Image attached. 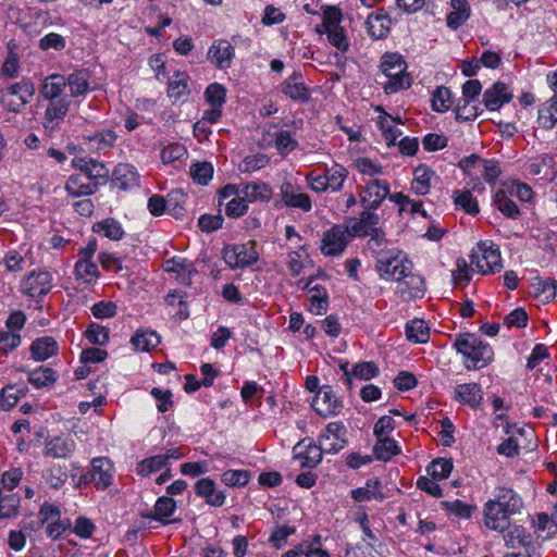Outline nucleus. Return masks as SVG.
I'll return each mask as SVG.
<instances>
[{"label":"nucleus","instance_id":"f257e3e1","mask_svg":"<svg viewBox=\"0 0 557 557\" xmlns=\"http://www.w3.org/2000/svg\"><path fill=\"white\" fill-rule=\"evenodd\" d=\"M455 347L466 357L465 364L468 369H481L493 359L491 346L474 334L460 335L455 342Z\"/></svg>","mask_w":557,"mask_h":557},{"label":"nucleus","instance_id":"f03ea898","mask_svg":"<svg viewBox=\"0 0 557 557\" xmlns=\"http://www.w3.org/2000/svg\"><path fill=\"white\" fill-rule=\"evenodd\" d=\"M412 262L397 248H389L388 252L375 260V270L380 278L400 282L412 271Z\"/></svg>","mask_w":557,"mask_h":557},{"label":"nucleus","instance_id":"7ed1b4c3","mask_svg":"<svg viewBox=\"0 0 557 557\" xmlns=\"http://www.w3.org/2000/svg\"><path fill=\"white\" fill-rule=\"evenodd\" d=\"M406 62L398 53H386L382 57L381 69L383 74L388 78L383 84L386 94H394L411 86V79L406 73Z\"/></svg>","mask_w":557,"mask_h":557},{"label":"nucleus","instance_id":"20e7f679","mask_svg":"<svg viewBox=\"0 0 557 557\" xmlns=\"http://www.w3.org/2000/svg\"><path fill=\"white\" fill-rule=\"evenodd\" d=\"M35 91L34 83L24 77L5 88L2 94V103L8 111L21 113L33 99Z\"/></svg>","mask_w":557,"mask_h":557},{"label":"nucleus","instance_id":"39448f33","mask_svg":"<svg viewBox=\"0 0 557 557\" xmlns=\"http://www.w3.org/2000/svg\"><path fill=\"white\" fill-rule=\"evenodd\" d=\"M470 259L471 265H475L481 274L499 272L503 268L498 246L492 242H480L478 250L471 251Z\"/></svg>","mask_w":557,"mask_h":557},{"label":"nucleus","instance_id":"423d86ee","mask_svg":"<svg viewBox=\"0 0 557 557\" xmlns=\"http://www.w3.org/2000/svg\"><path fill=\"white\" fill-rule=\"evenodd\" d=\"M224 261L232 268H246L258 261V253L250 243L226 245L223 248Z\"/></svg>","mask_w":557,"mask_h":557},{"label":"nucleus","instance_id":"0eeeda50","mask_svg":"<svg viewBox=\"0 0 557 557\" xmlns=\"http://www.w3.org/2000/svg\"><path fill=\"white\" fill-rule=\"evenodd\" d=\"M346 433L342 422H331L319 436V445L325 454H337L347 445Z\"/></svg>","mask_w":557,"mask_h":557},{"label":"nucleus","instance_id":"6e6552de","mask_svg":"<svg viewBox=\"0 0 557 557\" xmlns=\"http://www.w3.org/2000/svg\"><path fill=\"white\" fill-rule=\"evenodd\" d=\"M349 237H352L344 225H334L323 235L321 251L325 256H339L344 252Z\"/></svg>","mask_w":557,"mask_h":557},{"label":"nucleus","instance_id":"1a4fd4ad","mask_svg":"<svg viewBox=\"0 0 557 557\" xmlns=\"http://www.w3.org/2000/svg\"><path fill=\"white\" fill-rule=\"evenodd\" d=\"M313 409L322 417L338 414L343 408L342 400L335 395L332 386L323 385L312 401Z\"/></svg>","mask_w":557,"mask_h":557},{"label":"nucleus","instance_id":"9d476101","mask_svg":"<svg viewBox=\"0 0 557 557\" xmlns=\"http://www.w3.org/2000/svg\"><path fill=\"white\" fill-rule=\"evenodd\" d=\"M70 98L47 100V107L42 116L45 129L50 132L58 129L70 110Z\"/></svg>","mask_w":557,"mask_h":557},{"label":"nucleus","instance_id":"9b49d317","mask_svg":"<svg viewBox=\"0 0 557 557\" xmlns=\"http://www.w3.org/2000/svg\"><path fill=\"white\" fill-rule=\"evenodd\" d=\"M389 184L386 181L372 180L366 184L360 202L366 209L375 210L388 196Z\"/></svg>","mask_w":557,"mask_h":557},{"label":"nucleus","instance_id":"f8f14e48","mask_svg":"<svg viewBox=\"0 0 557 557\" xmlns=\"http://www.w3.org/2000/svg\"><path fill=\"white\" fill-rule=\"evenodd\" d=\"M76 449L75 441L66 435L54 436L45 442L44 455L53 459H69Z\"/></svg>","mask_w":557,"mask_h":557},{"label":"nucleus","instance_id":"ddd939ff","mask_svg":"<svg viewBox=\"0 0 557 557\" xmlns=\"http://www.w3.org/2000/svg\"><path fill=\"white\" fill-rule=\"evenodd\" d=\"M235 55L232 44L225 39L215 40L208 51V60L218 69H228Z\"/></svg>","mask_w":557,"mask_h":557},{"label":"nucleus","instance_id":"4468645a","mask_svg":"<svg viewBox=\"0 0 557 557\" xmlns=\"http://www.w3.org/2000/svg\"><path fill=\"white\" fill-rule=\"evenodd\" d=\"M113 465L104 457L94 458L91 461L90 480L98 490H106L112 484Z\"/></svg>","mask_w":557,"mask_h":557},{"label":"nucleus","instance_id":"2eb2a0df","mask_svg":"<svg viewBox=\"0 0 557 557\" xmlns=\"http://www.w3.org/2000/svg\"><path fill=\"white\" fill-rule=\"evenodd\" d=\"M512 99V92L503 82H496L492 87L487 88L483 94V103L490 111L500 109L505 103Z\"/></svg>","mask_w":557,"mask_h":557},{"label":"nucleus","instance_id":"dca6fc26","mask_svg":"<svg viewBox=\"0 0 557 557\" xmlns=\"http://www.w3.org/2000/svg\"><path fill=\"white\" fill-rule=\"evenodd\" d=\"M51 289V275L47 271L32 272L23 282V290L29 297L46 295Z\"/></svg>","mask_w":557,"mask_h":557},{"label":"nucleus","instance_id":"f3484780","mask_svg":"<svg viewBox=\"0 0 557 557\" xmlns=\"http://www.w3.org/2000/svg\"><path fill=\"white\" fill-rule=\"evenodd\" d=\"M371 209H367L360 214V219H350L345 227L347 232L354 236H366L377 228L380 218L376 213L371 212Z\"/></svg>","mask_w":557,"mask_h":557},{"label":"nucleus","instance_id":"a211bd4d","mask_svg":"<svg viewBox=\"0 0 557 557\" xmlns=\"http://www.w3.org/2000/svg\"><path fill=\"white\" fill-rule=\"evenodd\" d=\"M503 509V512L510 516L516 515L523 507L521 497L511 488L500 486L496 488L495 498L490 499Z\"/></svg>","mask_w":557,"mask_h":557},{"label":"nucleus","instance_id":"6ab92c4d","mask_svg":"<svg viewBox=\"0 0 557 557\" xmlns=\"http://www.w3.org/2000/svg\"><path fill=\"white\" fill-rule=\"evenodd\" d=\"M281 197L287 207L298 208L306 212L310 211L312 208L310 197L301 193L299 187L288 182L281 185Z\"/></svg>","mask_w":557,"mask_h":557},{"label":"nucleus","instance_id":"aec40b11","mask_svg":"<svg viewBox=\"0 0 557 557\" xmlns=\"http://www.w3.org/2000/svg\"><path fill=\"white\" fill-rule=\"evenodd\" d=\"M483 160L484 159L478 154H471L462 158L458 163V166L463 171V173L470 177L468 185L479 193H483L485 189L479 176Z\"/></svg>","mask_w":557,"mask_h":557},{"label":"nucleus","instance_id":"412c9836","mask_svg":"<svg viewBox=\"0 0 557 557\" xmlns=\"http://www.w3.org/2000/svg\"><path fill=\"white\" fill-rule=\"evenodd\" d=\"M72 163L74 168L88 176L91 182L107 181L109 177V169L103 163L91 158H75Z\"/></svg>","mask_w":557,"mask_h":557},{"label":"nucleus","instance_id":"4be33fe9","mask_svg":"<svg viewBox=\"0 0 557 557\" xmlns=\"http://www.w3.org/2000/svg\"><path fill=\"white\" fill-rule=\"evenodd\" d=\"M282 92L295 101L306 102L310 98L309 88L302 81L299 72H294L287 79L282 83Z\"/></svg>","mask_w":557,"mask_h":557},{"label":"nucleus","instance_id":"5701e85b","mask_svg":"<svg viewBox=\"0 0 557 557\" xmlns=\"http://www.w3.org/2000/svg\"><path fill=\"white\" fill-rule=\"evenodd\" d=\"M65 90V77L60 74H51L44 79L40 87V96L46 101L51 99H66L69 96Z\"/></svg>","mask_w":557,"mask_h":557},{"label":"nucleus","instance_id":"b1692460","mask_svg":"<svg viewBox=\"0 0 557 557\" xmlns=\"http://www.w3.org/2000/svg\"><path fill=\"white\" fill-rule=\"evenodd\" d=\"M196 494L199 497L205 498L206 503L214 506L221 507L225 503V494L216 490V485L213 480L209 478L200 479L196 482L195 485Z\"/></svg>","mask_w":557,"mask_h":557},{"label":"nucleus","instance_id":"393cba45","mask_svg":"<svg viewBox=\"0 0 557 557\" xmlns=\"http://www.w3.org/2000/svg\"><path fill=\"white\" fill-rule=\"evenodd\" d=\"M100 183L89 181L88 176L84 173L73 174L69 177L65 184V190L69 195L74 197L87 196L96 193Z\"/></svg>","mask_w":557,"mask_h":557},{"label":"nucleus","instance_id":"a878e982","mask_svg":"<svg viewBox=\"0 0 557 557\" xmlns=\"http://www.w3.org/2000/svg\"><path fill=\"white\" fill-rule=\"evenodd\" d=\"M509 513L503 512L500 507L488 500L484 505V524L492 530L503 532L509 527Z\"/></svg>","mask_w":557,"mask_h":557},{"label":"nucleus","instance_id":"bb28decb","mask_svg":"<svg viewBox=\"0 0 557 557\" xmlns=\"http://www.w3.org/2000/svg\"><path fill=\"white\" fill-rule=\"evenodd\" d=\"M240 197L247 202L269 201L272 196L271 187L265 183H240Z\"/></svg>","mask_w":557,"mask_h":557},{"label":"nucleus","instance_id":"cd10ccee","mask_svg":"<svg viewBox=\"0 0 557 557\" xmlns=\"http://www.w3.org/2000/svg\"><path fill=\"white\" fill-rule=\"evenodd\" d=\"M139 174L135 166L128 163H119L112 173V181L120 189H128L138 185Z\"/></svg>","mask_w":557,"mask_h":557},{"label":"nucleus","instance_id":"c85d7f7f","mask_svg":"<svg viewBox=\"0 0 557 557\" xmlns=\"http://www.w3.org/2000/svg\"><path fill=\"white\" fill-rule=\"evenodd\" d=\"M176 509V503L173 498L168 496H161L157 499L154 505V511L153 512H147L141 513V517L148 518V519H154L162 524H168L170 522H180V519L174 520H168L166 518L170 517Z\"/></svg>","mask_w":557,"mask_h":557},{"label":"nucleus","instance_id":"c756f323","mask_svg":"<svg viewBox=\"0 0 557 557\" xmlns=\"http://www.w3.org/2000/svg\"><path fill=\"white\" fill-rule=\"evenodd\" d=\"M456 398L469 405L470 407L478 409L481 406L483 399V392L476 383L459 384L455 388Z\"/></svg>","mask_w":557,"mask_h":557},{"label":"nucleus","instance_id":"7c9ffc66","mask_svg":"<svg viewBox=\"0 0 557 557\" xmlns=\"http://www.w3.org/2000/svg\"><path fill=\"white\" fill-rule=\"evenodd\" d=\"M90 74L87 70H75L65 77L72 98L87 94L90 89Z\"/></svg>","mask_w":557,"mask_h":557},{"label":"nucleus","instance_id":"2f4dec72","mask_svg":"<svg viewBox=\"0 0 557 557\" xmlns=\"http://www.w3.org/2000/svg\"><path fill=\"white\" fill-rule=\"evenodd\" d=\"M369 35L374 39H382L387 36L391 28V17L385 13H371L367 18Z\"/></svg>","mask_w":557,"mask_h":557},{"label":"nucleus","instance_id":"473e14b6","mask_svg":"<svg viewBox=\"0 0 557 557\" xmlns=\"http://www.w3.org/2000/svg\"><path fill=\"white\" fill-rule=\"evenodd\" d=\"M403 280L405 281L399 286V293L403 298L411 299L423 296L425 292V283L421 275L412 274L410 272Z\"/></svg>","mask_w":557,"mask_h":557},{"label":"nucleus","instance_id":"72a5a7b5","mask_svg":"<svg viewBox=\"0 0 557 557\" xmlns=\"http://www.w3.org/2000/svg\"><path fill=\"white\" fill-rule=\"evenodd\" d=\"M58 352V343L51 336H44L33 342L30 346L32 357L37 361H44Z\"/></svg>","mask_w":557,"mask_h":557},{"label":"nucleus","instance_id":"f704fd0d","mask_svg":"<svg viewBox=\"0 0 557 557\" xmlns=\"http://www.w3.org/2000/svg\"><path fill=\"white\" fill-rule=\"evenodd\" d=\"M399 453L400 448L395 440L388 436L376 437V443L373 446V454L377 460L387 461Z\"/></svg>","mask_w":557,"mask_h":557},{"label":"nucleus","instance_id":"c9c22d12","mask_svg":"<svg viewBox=\"0 0 557 557\" xmlns=\"http://www.w3.org/2000/svg\"><path fill=\"white\" fill-rule=\"evenodd\" d=\"M533 295L542 302H549L556 296L557 281L534 277L531 282Z\"/></svg>","mask_w":557,"mask_h":557},{"label":"nucleus","instance_id":"e433bc0d","mask_svg":"<svg viewBox=\"0 0 557 557\" xmlns=\"http://www.w3.org/2000/svg\"><path fill=\"white\" fill-rule=\"evenodd\" d=\"M160 336L154 331L137 330L135 335L131 338L132 345L136 350L150 351L160 344Z\"/></svg>","mask_w":557,"mask_h":557},{"label":"nucleus","instance_id":"4c0bfd02","mask_svg":"<svg viewBox=\"0 0 557 557\" xmlns=\"http://www.w3.org/2000/svg\"><path fill=\"white\" fill-rule=\"evenodd\" d=\"M537 121L545 129L555 126L557 123V94L541 106Z\"/></svg>","mask_w":557,"mask_h":557},{"label":"nucleus","instance_id":"58836bf2","mask_svg":"<svg viewBox=\"0 0 557 557\" xmlns=\"http://www.w3.org/2000/svg\"><path fill=\"white\" fill-rule=\"evenodd\" d=\"M310 311L317 315L324 314L329 307V295L324 287L312 286L309 289Z\"/></svg>","mask_w":557,"mask_h":557},{"label":"nucleus","instance_id":"ea45409f","mask_svg":"<svg viewBox=\"0 0 557 557\" xmlns=\"http://www.w3.org/2000/svg\"><path fill=\"white\" fill-rule=\"evenodd\" d=\"M434 172L430 170L426 165H419L414 170V178L411 183V189L417 195H426L430 191L431 187V178L433 177Z\"/></svg>","mask_w":557,"mask_h":557},{"label":"nucleus","instance_id":"a19ab883","mask_svg":"<svg viewBox=\"0 0 557 557\" xmlns=\"http://www.w3.org/2000/svg\"><path fill=\"white\" fill-rule=\"evenodd\" d=\"M406 335L410 342L424 344L430 338V329L424 320L413 319L406 325Z\"/></svg>","mask_w":557,"mask_h":557},{"label":"nucleus","instance_id":"79ce46f5","mask_svg":"<svg viewBox=\"0 0 557 557\" xmlns=\"http://www.w3.org/2000/svg\"><path fill=\"white\" fill-rule=\"evenodd\" d=\"M92 231L95 233H102L107 238L111 240H120L124 235L121 223L112 218H108L95 223L92 225Z\"/></svg>","mask_w":557,"mask_h":557},{"label":"nucleus","instance_id":"37998d69","mask_svg":"<svg viewBox=\"0 0 557 557\" xmlns=\"http://www.w3.org/2000/svg\"><path fill=\"white\" fill-rule=\"evenodd\" d=\"M166 209L168 212L175 216L181 218L185 213V203L187 200V195L181 188H176L171 190L166 197Z\"/></svg>","mask_w":557,"mask_h":557},{"label":"nucleus","instance_id":"c03bdc74","mask_svg":"<svg viewBox=\"0 0 557 557\" xmlns=\"http://www.w3.org/2000/svg\"><path fill=\"white\" fill-rule=\"evenodd\" d=\"M453 197L455 206L466 213L470 215H476L480 212L479 203L470 190H456L454 191Z\"/></svg>","mask_w":557,"mask_h":557},{"label":"nucleus","instance_id":"a18cd8bd","mask_svg":"<svg viewBox=\"0 0 557 557\" xmlns=\"http://www.w3.org/2000/svg\"><path fill=\"white\" fill-rule=\"evenodd\" d=\"M494 203L496 205L497 209L509 219H518L520 216V210L516 202H513L511 199H509L506 195V191L503 189H499L494 195Z\"/></svg>","mask_w":557,"mask_h":557},{"label":"nucleus","instance_id":"49530a36","mask_svg":"<svg viewBox=\"0 0 557 557\" xmlns=\"http://www.w3.org/2000/svg\"><path fill=\"white\" fill-rule=\"evenodd\" d=\"M432 109L436 112H446L453 106V95L448 87L438 86L432 92Z\"/></svg>","mask_w":557,"mask_h":557},{"label":"nucleus","instance_id":"de8ad7c7","mask_svg":"<svg viewBox=\"0 0 557 557\" xmlns=\"http://www.w3.org/2000/svg\"><path fill=\"white\" fill-rule=\"evenodd\" d=\"M324 175L329 189L332 191H338L342 189L344 182L348 176V170L341 164H334Z\"/></svg>","mask_w":557,"mask_h":557},{"label":"nucleus","instance_id":"09e8293b","mask_svg":"<svg viewBox=\"0 0 557 557\" xmlns=\"http://www.w3.org/2000/svg\"><path fill=\"white\" fill-rule=\"evenodd\" d=\"M26 388L17 387L15 385H8L2 388L0 393V408L3 410H10L15 406L18 399L25 396Z\"/></svg>","mask_w":557,"mask_h":557},{"label":"nucleus","instance_id":"8fccbe9b","mask_svg":"<svg viewBox=\"0 0 557 557\" xmlns=\"http://www.w3.org/2000/svg\"><path fill=\"white\" fill-rule=\"evenodd\" d=\"M75 276L85 283H91L99 276V270L91 260L79 259L75 264Z\"/></svg>","mask_w":557,"mask_h":557},{"label":"nucleus","instance_id":"3c124183","mask_svg":"<svg viewBox=\"0 0 557 557\" xmlns=\"http://www.w3.org/2000/svg\"><path fill=\"white\" fill-rule=\"evenodd\" d=\"M57 374L51 368L39 367L28 374V382L37 388L48 386L54 383Z\"/></svg>","mask_w":557,"mask_h":557},{"label":"nucleus","instance_id":"603ef678","mask_svg":"<svg viewBox=\"0 0 557 557\" xmlns=\"http://www.w3.org/2000/svg\"><path fill=\"white\" fill-rule=\"evenodd\" d=\"M453 467L451 459L438 458L428 466L426 472L434 480H444L449 476Z\"/></svg>","mask_w":557,"mask_h":557},{"label":"nucleus","instance_id":"864d4df0","mask_svg":"<svg viewBox=\"0 0 557 557\" xmlns=\"http://www.w3.org/2000/svg\"><path fill=\"white\" fill-rule=\"evenodd\" d=\"M369 235L370 238L368 240L367 247L372 253L375 255V259L381 257V255L388 252L389 249L387 248V240L382 228H374L373 232Z\"/></svg>","mask_w":557,"mask_h":557},{"label":"nucleus","instance_id":"5fc2aeb1","mask_svg":"<svg viewBox=\"0 0 557 557\" xmlns=\"http://www.w3.org/2000/svg\"><path fill=\"white\" fill-rule=\"evenodd\" d=\"M380 485V482L377 480L374 481H368L367 485L364 487H359L351 491V497L356 502H369L371 499H383V496L377 491V486Z\"/></svg>","mask_w":557,"mask_h":557},{"label":"nucleus","instance_id":"6e6d98bb","mask_svg":"<svg viewBox=\"0 0 557 557\" xmlns=\"http://www.w3.org/2000/svg\"><path fill=\"white\" fill-rule=\"evenodd\" d=\"M474 101L460 99L455 107L456 120L459 122H467L474 120L481 111L479 107L473 104Z\"/></svg>","mask_w":557,"mask_h":557},{"label":"nucleus","instance_id":"4d7b16f0","mask_svg":"<svg viewBox=\"0 0 557 557\" xmlns=\"http://www.w3.org/2000/svg\"><path fill=\"white\" fill-rule=\"evenodd\" d=\"M322 450L320 445H309L304 454H299L297 459L300 460L301 468H314L322 461Z\"/></svg>","mask_w":557,"mask_h":557},{"label":"nucleus","instance_id":"13d9d810","mask_svg":"<svg viewBox=\"0 0 557 557\" xmlns=\"http://www.w3.org/2000/svg\"><path fill=\"white\" fill-rule=\"evenodd\" d=\"M190 176L193 181L200 185H207L213 175V166L210 162H198L190 166Z\"/></svg>","mask_w":557,"mask_h":557},{"label":"nucleus","instance_id":"bf43d9fd","mask_svg":"<svg viewBox=\"0 0 557 557\" xmlns=\"http://www.w3.org/2000/svg\"><path fill=\"white\" fill-rule=\"evenodd\" d=\"M165 466V458H162L161 455H156L140 461L136 467V472L139 475L148 476L160 471Z\"/></svg>","mask_w":557,"mask_h":557},{"label":"nucleus","instance_id":"052dcab7","mask_svg":"<svg viewBox=\"0 0 557 557\" xmlns=\"http://www.w3.org/2000/svg\"><path fill=\"white\" fill-rule=\"evenodd\" d=\"M87 139L91 148L96 150H107L114 145L116 135L113 131L107 129L88 136Z\"/></svg>","mask_w":557,"mask_h":557},{"label":"nucleus","instance_id":"680f3d73","mask_svg":"<svg viewBox=\"0 0 557 557\" xmlns=\"http://www.w3.org/2000/svg\"><path fill=\"white\" fill-rule=\"evenodd\" d=\"M21 498L16 494L0 497V519L17 516Z\"/></svg>","mask_w":557,"mask_h":557},{"label":"nucleus","instance_id":"e2e57ef3","mask_svg":"<svg viewBox=\"0 0 557 557\" xmlns=\"http://www.w3.org/2000/svg\"><path fill=\"white\" fill-rule=\"evenodd\" d=\"M163 163H172L187 157V149L178 143H170L165 145L160 153Z\"/></svg>","mask_w":557,"mask_h":557},{"label":"nucleus","instance_id":"0e129e2a","mask_svg":"<svg viewBox=\"0 0 557 557\" xmlns=\"http://www.w3.org/2000/svg\"><path fill=\"white\" fill-rule=\"evenodd\" d=\"M221 480L228 486H245L250 480V473L247 470H227L222 473Z\"/></svg>","mask_w":557,"mask_h":557},{"label":"nucleus","instance_id":"69168bd1","mask_svg":"<svg viewBox=\"0 0 557 557\" xmlns=\"http://www.w3.org/2000/svg\"><path fill=\"white\" fill-rule=\"evenodd\" d=\"M44 479L52 488H61L67 480V473L61 466L52 467L44 473Z\"/></svg>","mask_w":557,"mask_h":557},{"label":"nucleus","instance_id":"338daca9","mask_svg":"<svg viewBox=\"0 0 557 557\" xmlns=\"http://www.w3.org/2000/svg\"><path fill=\"white\" fill-rule=\"evenodd\" d=\"M86 338L94 345H106L109 342V330L97 323H91L85 331Z\"/></svg>","mask_w":557,"mask_h":557},{"label":"nucleus","instance_id":"774afa93","mask_svg":"<svg viewBox=\"0 0 557 557\" xmlns=\"http://www.w3.org/2000/svg\"><path fill=\"white\" fill-rule=\"evenodd\" d=\"M343 12L338 7L329 5L323 9L322 26L324 30H330L341 26Z\"/></svg>","mask_w":557,"mask_h":557}]
</instances>
